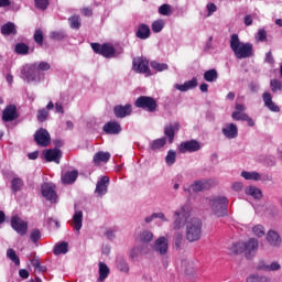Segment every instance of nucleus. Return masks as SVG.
<instances>
[{
	"mask_svg": "<svg viewBox=\"0 0 282 282\" xmlns=\"http://www.w3.org/2000/svg\"><path fill=\"white\" fill-rule=\"evenodd\" d=\"M230 50L234 52L236 58L241 61L242 58H250L253 56V46L252 43H243L239 40V35L237 33L231 34L230 36Z\"/></svg>",
	"mask_w": 282,
	"mask_h": 282,
	"instance_id": "nucleus-1",
	"label": "nucleus"
},
{
	"mask_svg": "<svg viewBox=\"0 0 282 282\" xmlns=\"http://www.w3.org/2000/svg\"><path fill=\"white\" fill-rule=\"evenodd\" d=\"M72 30H80V15H73L68 19Z\"/></svg>",
	"mask_w": 282,
	"mask_h": 282,
	"instance_id": "nucleus-44",
	"label": "nucleus"
},
{
	"mask_svg": "<svg viewBox=\"0 0 282 282\" xmlns=\"http://www.w3.org/2000/svg\"><path fill=\"white\" fill-rule=\"evenodd\" d=\"M17 118H19V112H17V106H7L2 112L3 122H12L13 120H17Z\"/></svg>",
	"mask_w": 282,
	"mask_h": 282,
	"instance_id": "nucleus-15",
	"label": "nucleus"
},
{
	"mask_svg": "<svg viewBox=\"0 0 282 282\" xmlns=\"http://www.w3.org/2000/svg\"><path fill=\"white\" fill-rule=\"evenodd\" d=\"M42 195L47 202H56V186L52 183H44L42 185Z\"/></svg>",
	"mask_w": 282,
	"mask_h": 282,
	"instance_id": "nucleus-14",
	"label": "nucleus"
},
{
	"mask_svg": "<svg viewBox=\"0 0 282 282\" xmlns=\"http://www.w3.org/2000/svg\"><path fill=\"white\" fill-rule=\"evenodd\" d=\"M44 160L46 162H55V164H61V158H63V152L61 149L54 148L48 149L43 152Z\"/></svg>",
	"mask_w": 282,
	"mask_h": 282,
	"instance_id": "nucleus-12",
	"label": "nucleus"
},
{
	"mask_svg": "<svg viewBox=\"0 0 282 282\" xmlns=\"http://www.w3.org/2000/svg\"><path fill=\"white\" fill-rule=\"evenodd\" d=\"M55 113H65V108H63V102H55Z\"/></svg>",
	"mask_w": 282,
	"mask_h": 282,
	"instance_id": "nucleus-62",
	"label": "nucleus"
},
{
	"mask_svg": "<svg viewBox=\"0 0 282 282\" xmlns=\"http://www.w3.org/2000/svg\"><path fill=\"white\" fill-rule=\"evenodd\" d=\"M50 36L53 41H63L65 39V31H53Z\"/></svg>",
	"mask_w": 282,
	"mask_h": 282,
	"instance_id": "nucleus-57",
	"label": "nucleus"
},
{
	"mask_svg": "<svg viewBox=\"0 0 282 282\" xmlns=\"http://www.w3.org/2000/svg\"><path fill=\"white\" fill-rule=\"evenodd\" d=\"M191 213H193V207H191V204H184L183 206H181L180 209L174 212V230H180L181 228H184V225L186 224V221H188V217H191Z\"/></svg>",
	"mask_w": 282,
	"mask_h": 282,
	"instance_id": "nucleus-3",
	"label": "nucleus"
},
{
	"mask_svg": "<svg viewBox=\"0 0 282 282\" xmlns=\"http://www.w3.org/2000/svg\"><path fill=\"white\" fill-rule=\"evenodd\" d=\"M247 116H248V113L239 112V111H234L232 115H231V118L234 120H242L243 121Z\"/></svg>",
	"mask_w": 282,
	"mask_h": 282,
	"instance_id": "nucleus-60",
	"label": "nucleus"
},
{
	"mask_svg": "<svg viewBox=\"0 0 282 282\" xmlns=\"http://www.w3.org/2000/svg\"><path fill=\"white\" fill-rule=\"evenodd\" d=\"M270 86L273 94H276V91H282V83L279 79H271Z\"/></svg>",
	"mask_w": 282,
	"mask_h": 282,
	"instance_id": "nucleus-51",
	"label": "nucleus"
},
{
	"mask_svg": "<svg viewBox=\"0 0 282 282\" xmlns=\"http://www.w3.org/2000/svg\"><path fill=\"white\" fill-rule=\"evenodd\" d=\"M241 177H243L245 180H253L254 182H259V180H261V174H259V172L242 171Z\"/></svg>",
	"mask_w": 282,
	"mask_h": 282,
	"instance_id": "nucleus-39",
	"label": "nucleus"
},
{
	"mask_svg": "<svg viewBox=\"0 0 282 282\" xmlns=\"http://www.w3.org/2000/svg\"><path fill=\"white\" fill-rule=\"evenodd\" d=\"M212 209L217 217H226L228 215V198L226 196L214 197L209 200Z\"/></svg>",
	"mask_w": 282,
	"mask_h": 282,
	"instance_id": "nucleus-4",
	"label": "nucleus"
},
{
	"mask_svg": "<svg viewBox=\"0 0 282 282\" xmlns=\"http://www.w3.org/2000/svg\"><path fill=\"white\" fill-rule=\"evenodd\" d=\"M173 241H174V248L176 250H181L182 243L184 241V236L182 235V232H180V231L175 232Z\"/></svg>",
	"mask_w": 282,
	"mask_h": 282,
	"instance_id": "nucleus-45",
	"label": "nucleus"
},
{
	"mask_svg": "<svg viewBox=\"0 0 282 282\" xmlns=\"http://www.w3.org/2000/svg\"><path fill=\"white\" fill-rule=\"evenodd\" d=\"M34 141L37 147H50L52 142V138L50 137V132L47 130L41 128L34 134Z\"/></svg>",
	"mask_w": 282,
	"mask_h": 282,
	"instance_id": "nucleus-9",
	"label": "nucleus"
},
{
	"mask_svg": "<svg viewBox=\"0 0 282 282\" xmlns=\"http://www.w3.org/2000/svg\"><path fill=\"white\" fill-rule=\"evenodd\" d=\"M109 160H111V153L102 151L97 152L93 158V162L96 166H98L100 162L107 163Z\"/></svg>",
	"mask_w": 282,
	"mask_h": 282,
	"instance_id": "nucleus-26",
	"label": "nucleus"
},
{
	"mask_svg": "<svg viewBox=\"0 0 282 282\" xmlns=\"http://www.w3.org/2000/svg\"><path fill=\"white\" fill-rule=\"evenodd\" d=\"M202 227L203 223L199 218H192L186 223V239L189 243L202 239Z\"/></svg>",
	"mask_w": 282,
	"mask_h": 282,
	"instance_id": "nucleus-2",
	"label": "nucleus"
},
{
	"mask_svg": "<svg viewBox=\"0 0 282 282\" xmlns=\"http://www.w3.org/2000/svg\"><path fill=\"white\" fill-rule=\"evenodd\" d=\"M243 246L247 259H252V252H257V250H259V240L251 238L243 243Z\"/></svg>",
	"mask_w": 282,
	"mask_h": 282,
	"instance_id": "nucleus-17",
	"label": "nucleus"
},
{
	"mask_svg": "<svg viewBox=\"0 0 282 282\" xmlns=\"http://www.w3.org/2000/svg\"><path fill=\"white\" fill-rule=\"evenodd\" d=\"M267 241L270 243V246H273V248H279L282 243L281 236L274 230L268 231Z\"/></svg>",
	"mask_w": 282,
	"mask_h": 282,
	"instance_id": "nucleus-23",
	"label": "nucleus"
},
{
	"mask_svg": "<svg viewBox=\"0 0 282 282\" xmlns=\"http://www.w3.org/2000/svg\"><path fill=\"white\" fill-rule=\"evenodd\" d=\"M166 144V137H163L161 139H155L150 142V149L151 151H158L159 149H162Z\"/></svg>",
	"mask_w": 282,
	"mask_h": 282,
	"instance_id": "nucleus-33",
	"label": "nucleus"
},
{
	"mask_svg": "<svg viewBox=\"0 0 282 282\" xmlns=\"http://www.w3.org/2000/svg\"><path fill=\"white\" fill-rule=\"evenodd\" d=\"M14 52H15V54L25 56V55L30 54V46L25 43H18V44H15Z\"/></svg>",
	"mask_w": 282,
	"mask_h": 282,
	"instance_id": "nucleus-36",
	"label": "nucleus"
},
{
	"mask_svg": "<svg viewBox=\"0 0 282 282\" xmlns=\"http://www.w3.org/2000/svg\"><path fill=\"white\" fill-rule=\"evenodd\" d=\"M104 131L108 135H118L120 131H122V127H120V123L116 121H109L104 126Z\"/></svg>",
	"mask_w": 282,
	"mask_h": 282,
	"instance_id": "nucleus-18",
	"label": "nucleus"
},
{
	"mask_svg": "<svg viewBox=\"0 0 282 282\" xmlns=\"http://www.w3.org/2000/svg\"><path fill=\"white\" fill-rule=\"evenodd\" d=\"M177 158V153L173 150H170L167 152V155L165 156V162L169 166H173L175 164V160Z\"/></svg>",
	"mask_w": 282,
	"mask_h": 282,
	"instance_id": "nucleus-48",
	"label": "nucleus"
},
{
	"mask_svg": "<svg viewBox=\"0 0 282 282\" xmlns=\"http://www.w3.org/2000/svg\"><path fill=\"white\" fill-rule=\"evenodd\" d=\"M230 254H241V252H246L243 242H236L229 249Z\"/></svg>",
	"mask_w": 282,
	"mask_h": 282,
	"instance_id": "nucleus-38",
	"label": "nucleus"
},
{
	"mask_svg": "<svg viewBox=\"0 0 282 282\" xmlns=\"http://www.w3.org/2000/svg\"><path fill=\"white\" fill-rule=\"evenodd\" d=\"M7 257L10 259L15 265H21V259L17 256V251L14 249L7 250Z\"/></svg>",
	"mask_w": 282,
	"mask_h": 282,
	"instance_id": "nucleus-43",
	"label": "nucleus"
},
{
	"mask_svg": "<svg viewBox=\"0 0 282 282\" xmlns=\"http://www.w3.org/2000/svg\"><path fill=\"white\" fill-rule=\"evenodd\" d=\"M48 117H50V111L47 109L42 108L37 110L39 122H45V120H47Z\"/></svg>",
	"mask_w": 282,
	"mask_h": 282,
	"instance_id": "nucleus-50",
	"label": "nucleus"
},
{
	"mask_svg": "<svg viewBox=\"0 0 282 282\" xmlns=\"http://www.w3.org/2000/svg\"><path fill=\"white\" fill-rule=\"evenodd\" d=\"M11 228H13L20 237H25V235H28V221L21 219L19 216L11 217Z\"/></svg>",
	"mask_w": 282,
	"mask_h": 282,
	"instance_id": "nucleus-8",
	"label": "nucleus"
},
{
	"mask_svg": "<svg viewBox=\"0 0 282 282\" xmlns=\"http://www.w3.org/2000/svg\"><path fill=\"white\" fill-rule=\"evenodd\" d=\"M23 178L21 177H14L12 181H11V191L12 193H19L20 191L23 189Z\"/></svg>",
	"mask_w": 282,
	"mask_h": 282,
	"instance_id": "nucleus-34",
	"label": "nucleus"
},
{
	"mask_svg": "<svg viewBox=\"0 0 282 282\" xmlns=\"http://www.w3.org/2000/svg\"><path fill=\"white\" fill-rule=\"evenodd\" d=\"M218 76L219 75L217 74V69L213 68L204 73V80H206L207 83H215Z\"/></svg>",
	"mask_w": 282,
	"mask_h": 282,
	"instance_id": "nucleus-37",
	"label": "nucleus"
},
{
	"mask_svg": "<svg viewBox=\"0 0 282 282\" xmlns=\"http://www.w3.org/2000/svg\"><path fill=\"white\" fill-rule=\"evenodd\" d=\"M159 14L162 17H171V7L169 4H162L159 8Z\"/></svg>",
	"mask_w": 282,
	"mask_h": 282,
	"instance_id": "nucleus-59",
	"label": "nucleus"
},
{
	"mask_svg": "<svg viewBox=\"0 0 282 282\" xmlns=\"http://www.w3.org/2000/svg\"><path fill=\"white\" fill-rule=\"evenodd\" d=\"M246 282H270V280L265 275L251 274L247 276Z\"/></svg>",
	"mask_w": 282,
	"mask_h": 282,
	"instance_id": "nucleus-42",
	"label": "nucleus"
},
{
	"mask_svg": "<svg viewBox=\"0 0 282 282\" xmlns=\"http://www.w3.org/2000/svg\"><path fill=\"white\" fill-rule=\"evenodd\" d=\"M150 67L155 69V72H166V69H169V64L153 61L150 63Z\"/></svg>",
	"mask_w": 282,
	"mask_h": 282,
	"instance_id": "nucleus-41",
	"label": "nucleus"
},
{
	"mask_svg": "<svg viewBox=\"0 0 282 282\" xmlns=\"http://www.w3.org/2000/svg\"><path fill=\"white\" fill-rule=\"evenodd\" d=\"M207 12L208 15L210 17V14H213V12H217V6L215 3H208L207 4Z\"/></svg>",
	"mask_w": 282,
	"mask_h": 282,
	"instance_id": "nucleus-63",
	"label": "nucleus"
},
{
	"mask_svg": "<svg viewBox=\"0 0 282 282\" xmlns=\"http://www.w3.org/2000/svg\"><path fill=\"white\" fill-rule=\"evenodd\" d=\"M21 74L28 83H30V80H34V78H36V64H33L32 66H24Z\"/></svg>",
	"mask_w": 282,
	"mask_h": 282,
	"instance_id": "nucleus-24",
	"label": "nucleus"
},
{
	"mask_svg": "<svg viewBox=\"0 0 282 282\" xmlns=\"http://www.w3.org/2000/svg\"><path fill=\"white\" fill-rule=\"evenodd\" d=\"M223 134L225 138H228V140H235V138L239 135V129L237 128V124L229 123L226 128H223Z\"/></svg>",
	"mask_w": 282,
	"mask_h": 282,
	"instance_id": "nucleus-22",
	"label": "nucleus"
},
{
	"mask_svg": "<svg viewBox=\"0 0 282 282\" xmlns=\"http://www.w3.org/2000/svg\"><path fill=\"white\" fill-rule=\"evenodd\" d=\"M34 3H35V8H37V10L45 11V9L48 8V6H50V0H34Z\"/></svg>",
	"mask_w": 282,
	"mask_h": 282,
	"instance_id": "nucleus-56",
	"label": "nucleus"
},
{
	"mask_svg": "<svg viewBox=\"0 0 282 282\" xmlns=\"http://www.w3.org/2000/svg\"><path fill=\"white\" fill-rule=\"evenodd\" d=\"M132 67L137 74H147V76H151L149 61L144 57H134L132 61Z\"/></svg>",
	"mask_w": 282,
	"mask_h": 282,
	"instance_id": "nucleus-7",
	"label": "nucleus"
},
{
	"mask_svg": "<svg viewBox=\"0 0 282 282\" xmlns=\"http://www.w3.org/2000/svg\"><path fill=\"white\" fill-rule=\"evenodd\" d=\"M134 106L138 109H144L149 113L158 111V101L153 97L140 96L135 101Z\"/></svg>",
	"mask_w": 282,
	"mask_h": 282,
	"instance_id": "nucleus-5",
	"label": "nucleus"
},
{
	"mask_svg": "<svg viewBox=\"0 0 282 282\" xmlns=\"http://www.w3.org/2000/svg\"><path fill=\"white\" fill-rule=\"evenodd\" d=\"M35 69L37 72H50V69H52V66L47 62H40L39 64H35Z\"/></svg>",
	"mask_w": 282,
	"mask_h": 282,
	"instance_id": "nucleus-54",
	"label": "nucleus"
},
{
	"mask_svg": "<svg viewBox=\"0 0 282 282\" xmlns=\"http://www.w3.org/2000/svg\"><path fill=\"white\" fill-rule=\"evenodd\" d=\"M67 252H69V243L67 242L57 243L53 249V254L55 256L67 254Z\"/></svg>",
	"mask_w": 282,
	"mask_h": 282,
	"instance_id": "nucleus-32",
	"label": "nucleus"
},
{
	"mask_svg": "<svg viewBox=\"0 0 282 282\" xmlns=\"http://www.w3.org/2000/svg\"><path fill=\"white\" fill-rule=\"evenodd\" d=\"M246 193L247 195L254 197V199H261L263 197V193L261 192V189L254 186L247 187Z\"/></svg>",
	"mask_w": 282,
	"mask_h": 282,
	"instance_id": "nucleus-35",
	"label": "nucleus"
},
{
	"mask_svg": "<svg viewBox=\"0 0 282 282\" xmlns=\"http://www.w3.org/2000/svg\"><path fill=\"white\" fill-rule=\"evenodd\" d=\"M34 42L36 45H40L42 47L43 41H45V37L43 35V31L41 29H36L33 35Z\"/></svg>",
	"mask_w": 282,
	"mask_h": 282,
	"instance_id": "nucleus-46",
	"label": "nucleus"
},
{
	"mask_svg": "<svg viewBox=\"0 0 282 282\" xmlns=\"http://www.w3.org/2000/svg\"><path fill=\"white\" fill-rule=\"evenodd\" d=\"M1 34L3 36L17 35V25L14 22H8L1 26Z\"/></svg>",
	"mask_w": 282,
	"mask_h": 282,
	"instance_id": "nucleus-28",
	"label": "nucleus"
},
{
	"mask_svg": "<svg viewBox=\"0 0 282 282\" xmlns=\"http://www.w3.org/2000/svg\"><path fill=\"white\" fill-rule=\"evenodd\" d=\"M30 239L33 243H37V241H41V230L40 229H33L31 231Z\"/></svg>",
	"mask_w": 282,
	"mask_h": 282,
	"instance_id": "nucleus-58",
	"label": "nucleus"
},
{
	"mask_svg": "<svg viewBox=\"0 0 282 282\" xmlns=\"http://www.w3.org/2000/svg\"><path fill=\"white\" fill-rule=\"evenodd\" d=\"M108 184H109V178H108V176H102V177L100 178V181L97 182L95 193H97V195H98L99 197H102V195H107V187H108Z\"/></svg>",
	"mask_w": 282,
	"mask_h": 282,
	"instance_id": "nucleus-21",
	"label": "nucleus"
},
{
	"mask_svg": "<svg viewBox=\"0 0 282 282\" xmlns=\"http://www.w3.org/2000/svg\"><path fill=\"white\" fill-rule=\"evenodd\" d=\"M117 268L120 272H129V264L127 263V260L122 258L117 259Z\"/></svg>",
	"mask_w": 282,
	"mask_h": 282,
	"instance_id": "nucleus-49",
	"label": "nucleus"
},
{
	"mask_svg": "<svg viewBox=\"0 0 282 282\" xmlns=\"http://www.w3.org/2000/svg\"><path fill=\"white\" fill-rule=\"evenodd\" d=\"M181 124L178 121L172 122L164 127V135L167 138L169 143L173 144L175 142V133L180 131Z\"/></svg>",
	"mask_w": 282,
	"mask_h": 282,
	"instance_id": "nucleus-13",
	"label": "nucleus"
},
{
	"mask_svg": "<svg viewBox=\"0 0 282 282\" xmlns=\"http://www.w3.org/2000/svg\"><path fill=\"white\" fill-rule=\"evenodd\" d=\"M252 232L253 235H256V237H265V227H263L262 225H256L252 228Z\"/></svg>",
	"mask_w": 282,
	"mask_h": 282,
	"instance_id": "nucleus-52",
	"label": "nucleus"
},
{
	"mask_svg": "<svg viewBox=\"0 0 282 282\" xmlns=\"http://www.w3.org/2000/svg\"><path fill=\"white\" fill-rule=\"evenodd\" d=\"M199 149H202V145L197 140L185 141L178 145L180 153H195Z\"/></svg>",
	"mask_w": 282,
	"mask_h": 282,
	"instance_id": "nucleus-11",
	"label": "nucleus"
},
{
	"mask_svg": "<svg viewBox=\"0 0 282 282\" xmlns=\"http://www.w3.org/2000/svg\"><path fill=\"white\" fill-rule=\"evenodd\" d=\"M78 180V171H68L62 176L63 184H74Z\"/></svg>",
	"mask_w": 282,
	"mask_h": 282,
	"instance_id": "nucleus-30",
	"label": "nucleus"
},
{
	"mask_svg": "<svg viewBox=\"0 0 282 282\" xmlns=\"http://www.w3.org/2000/svg\"><path fill=\"white\" fill-rule=\"evenodd\" d=\"M161 30H164V21L156 20L152 23V31L158 34Z\"/></svg>",
	"mask_w": 282,
	"mask_h": 282,
	"instance_id": "nucleus-55",
	"label": "nucleus"
},
{
	"mask_svg": "<svg viewBox=\"0 0 282 282\" xmlns=\"http://www.w3.org/2000/svg\"><path fill=\"white\" fill-rule=\"evenodd\" d=\"M90 47L95 54H100L104 58H113L116 56V47L110 43H91Z\"/></svg>",
	"mask_w": 282,
	"mask_h": 282,
	"instance_id": "nucleus-6",
	"label": "nucleus"
},
{
	"mask_svg": "<svg viewBox=\"0 0 282 282\" xmlns=\"http://www.w3.org/2000/svg\"><path fill=\"white\" fill-rule=\"evenodd\" d=\"M257 270H263L264 272H278V270H281V264L276 261L265 264V261L261 260L257 265Z\"/></svg>",
	"mask_w": 282,
	"mask_h": 282,
	"instance_id": "nucleus-19",
	"label": "nucleus"
},
{
	"mask_svg": "<svg viewBox=\"0 0 282 282\" xmlns=\"http://www.w3.org/2000/svg\"><path fill=\"white\" fill-rule=\"evenodd\" d=\"M133 111V106L127 104L126 106L118 105L113 108V113L116 118H127V116H131Z\"/></svg>",
	"mask_w": 282,
	"mask_h": 282,
	"instance_id": "nucleus-16",
	"label": "nucleus"
},
{
	"mask_svg": "<svg viewBox=\"0 0 282 282\" xmlns=\"http://www.w3.org/2000/svg\"><path fill=\"white\" fill-rule=\"evenodd\" d=\"M154 252H158L161 257H165V254H169V239L166 237L161 236L159 237L153 245Z\"/></svg>",
	"mask_w": 282,
	"mask_h": 282,
	"instance_id": "nucleus-10",
	"label": "nucleus"
},
{
	"mask_svg": "<svg viewBox=\"0 0 282 282\" xmlns=\"http://www.w3.org/2000/svg\"><path fill=\"white\" fill-rule=\"evenodd\" d=\"M191 188L194 193H200V191L210 188V183H208V181H195Z\"/></svg>",
	"mask_w": 282,
	"mask_h": 282,
	"instance_id": "nucleus-31",
	"label": "nucleus"
},
{
	"mask_svg": "<svg viewBox=\"0 0 282 282\" xmlns=\"http://www.w3.org/2000/svg\"><path fill=\"white\" fill-rule=\"evenodd\" d=\"M73 228L77 232H80V228H83V212L76 210L73 215Z\"/></svg>",
	"mask_w": 282,
	"mask_h": 282,
	"instance_id": "nucleus-29",
	"label": "nucleus"
},
{
	"mask_svg": "<svg viewBox=\"0 0 282 282\" xmlns=\"http://www.w3.org/2000/svg\"><path fill=\"white\" fill-rule=\"evenodd\" d=\"M262 100L264 102V107H268L270 111H274L275 113H279L281 111V108L272 101V95L270 93H264L262 95Z\"/></svg>",
	"mask_w": 282,
	"mask_h": 282,
	"instance_id": "nucleus-20",
	"label": "nucleus"
},
{
	"mask_svg": "<svg viewBox=\"0 0 282 282\" xmlns=\"http://www.w3.org/2000/svg\"><path fill=\"white\" fill-rule=\"evenodd\" d=\"M197 87V78H193L192 80H187L184 84H176L175 89L178 91H188L189 89H195Z\"/></svg>",
	"mask_w": 282,
	"mask_h": 282,
	"instance_id": "nucleus-27",
	"label": "nucleus"
},
{
	"mask_svg": "<svg viewBox=\"0 0 282 282\" xmlns=\"http://www.w3.org/2000/svg\"><path fill=\"white\" fill-rule=\"evenodd\" d=\"M109 276V267L105 262H99V281H105Z\"/></svg>",
	"mask_w": 282,
	"mask_h": 282,
	"instance_id": "nucleus-40",
	"label": "nucleus"
},
{
	"mask_svg": "<svg viewBox=\"0 0 282 282\" xmlns=\"http://www.w3.org/2000/svg\"><path fill=\"white\" fill-rule=\"evenodd\" d=\"M140 241L142 243H150V241H153V232L151 231H143L140 234Z\"/></svg>",
	"mask_w": 282,
	"mask_h": 282,
	"instance_id": "nucleus-47",
	"label": "nucleus"
},
{
	"mask_svg": "<svg viewBox=\"0 0 282 282\" xmlns=\"http://www.w3.org/2000/svg\"><path fill=\"white\" fill-rule=\"evenodd\" d=\"M137 39H141V41H147L149 36H151V29L147 24H140L135 32Z\"/></svg>",
	"mask_w": 282,
	"mask_h": 282,
	"instance_id": "nucleus-25",
	"label": "nucleus"
},
{
	"mask_svg": "<svg viewBox=\"0 0 282 282\" xmlns=\"http://www.w3.org/2000/svg\"><path fill=\"white\" fill-rule=\"evenodd\" d=\"M256 39L260 43H265V41H268V31H265V29H260L256 35Z\"/></svg>",
	"mask_w": 282,
	"mask_h": 282,
	"instance_id": "nucleus-53",
	"label": "nucleus"
},
{
	"mask_svg": "<svg viewBox=\"0 0 282 282\" xmlns=\"http://www.w3.org/2000/svg\"><path fill=\"white\" fill-rule=\"evenodd\" d=\"M31 264L33 265V268L43 271V267H41V261H39V259L34 258L33 260H31Z\"/></svg>",
	"mask_w": 282,
	"mask_h": 282,
	"instance_id": "nucleus-64",
	"label": "nucleus"
},
{
	"mask_svg": "<svg viewBox=\"0 0 282 282\" xmlns=\"http://www.w3.org/2000/svg\"><path fill=\"white\" fill-rule=\"evenodd\" d=\"M131 259H135L137 257H142V251L139 247H134L130 252Z\"/></svg>",
	"mask_w": 282,
	"mask_h": 282,
	"instance_id": "nucleus-61",
	"label": "nucleus"
}]
</instances>
